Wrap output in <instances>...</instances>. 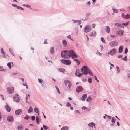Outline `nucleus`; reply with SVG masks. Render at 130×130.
I'll return each instance as SVG.
<instances>
[{
    "mask_svg": "<svg viewBox=\"0 0 130 130\" xmlns=\"http://www.w3.org/2000/svg\"><path fill=\"white\" fill-rule=\"evenodd\" d=\"M124 32V30H123L120 31H117L116 34L120 36L122 35H123Z\"/></svg>",
    "mask_w": 130,
    "mask_h": 130,
    "instance_id": "nucleus-13",
    "label": "nucleus"
},
{
    "mask_svg": "<svg viewBox=\"0 0 130 130\" xmlns=\"http://www.w3.org/2000/svg\"><path fill=\"white\" fill-rule=\"evenodd\" d=\"M123 47L122 45L120 46L119 48V52L121 53L122 52L123 49Z\"/></svg>",
    "mask_w": 130,
    "mask_h": 130,
    "instance_id": "nucleus-19",
    "label": "nucleus"
},
{
    "mask_svg": "<svg viewBox=\"0 0 130 130\" xmlns=\"http://www.w3.org/2000/svg\"><path fill=\"white\" fill-rule=\"evenodd\" d=\"M55 87L58 93L59 94H60V92L59 91L58 87L57 86H55Z\"/></svg>",
    "mask_w": 130,
    "mask_h": 130,
    "instance_id": "nucleus-39",
    "label": "nucleus"
},
{
    "mask_svg": "<svg viewBox=\"0 0 130 130\" xmlns=\"http://www.w3.org/2000/svg\"><path fill=\"white\" fill-rule=\"evenodd\" d=\"M70 82L69 80H66L64 81V83L66 85L68 84Z\"/></svg>",
    "mask_w": 130,
    "mask_h": 130,
    "instance_id": "nucleus-34",
    "label": "nucleus"
},
{
    "mask_svg": "<svg viewBox=\"0 0 130 130\" xmlns=\"http://www.w3.org/2000/svg\"><path fill=\"white\" fill-rule=\"evenodd\" d=\"M46 40L47 39H45V41H44V43H43V44H47V41H46Z\"/></svg>",
    "mask_w": 130,
    "mask_h": 130,
    "instance_id": "nucleus-61",
    "label": "nucleus"
},
{
    "mask_svg": "<svg viewBox=\"0 0 130 130\" xmlns=\"http://www.w3.org/2000/svg\"><path fill=\"white\" fill-rule=\"evenodd\" d=\"M121 16L122 17H123L125 18V15L123 13H122Z\"/></svg>",
    "mask_w": 130,
    "mask_h": 130,
    "instance_id": "nucleus-64",
    "label": "nucleus"
},
{
    "mask_svg": "<svg viewBox=\"0 0 130 130\" xmlns=\"http://www.w3.org/2000/svg\"><path fill=\"white\" fill-rule=\"evenodd\" d=\"M92 27L93 28H94L95 27V25L94 24H93L92 25Z\"/></svg>",
    "mask_w": 130,
    "mask_h": 130,
    "instance_id": "nucleus-54",
    "label": "nucleus"
},
{
    "mask_svg": "<svg viewBox=\"0 0 130 130\" xmlns=\"http://www.w3.org/2000/svg\"><path fill=\"white\" fill-rule=\"evenodd\" d=\"M123 55H120L119 56H118V58H122V57L123 56Z\"/></svg>",
    "mask_w": 130,
    "mask_h": 130,
    "instance_id": "nucleus-60",
    "label": "nucleus"
},
{
    "mask_svg": "<svg viewBox=\"0 0 130 130\" xmlns=\"http://www.w3.org/2000/svg\"><path fill=\"white\" fill-rule=\"evenodd\" d=\"M36 122L37 123H39V118L38 116H36Z\"/></svg>",
    "mask_w": 130,
    "mask_h": 130,
    "instance_id": "nucleus-29",
    "label": "nucleus"
},
{
    "mask_svg": "<svg viewBox=\"0 0 130 130\" xmlns=\"http://www.w3.org/2000/svg\"><path fill=\"white\" fill-rule=\"evenodd\" d=\"M33 109L31 106H30L29 109L28 110V113H31L32 112Z\"/></svg>",
    "mask_w": 130,
    "mask_h": 130,
    "instance_id": "nucleus-22",
    "label": "nucleus"
},
{
    "mask_svg": "<svg viewBox=\"0 0 130 130\" xmlns=\"http://www.w3.org/2000/svg\"><path fill=\"white\" fill-rule=\"evenodd\" d=\"M129 24V22H126L125 23H123L122 24L123 26H127Z\"/></svg>",
    "mask_w": 130,
    "mask_h": 130,
    "instance_id": "nucleus-30",
    "label": "nucleus"
},
{
    "mask_svg": "<svg viewBox=\"0 0 130 130\" xmlns=\"http://www.w3.org/2000/svg\"><path fill=\"white\" fill-rule=\"evenodd\" d=\"M13 100L16 102H18L20 100L19 96L18 94L15 95L13 97Z\"/></svg>",
    "mask_w": 130,
    "mask_h": 130,
    "instance_id": "nucleus-9",
    "label": "nucleus"
},
{
    "mask_svg": "<svg viewBox=\"0 0 130 130\" xmlns=\"http://www.w3.org/2000/svg\"><path fill=\"white\" fill-rule=\"evenodd\" d=\"M35 116H32L31 117L32 120H34L35 119Z\"/></svg>",
    "mask_w": 130,
    "mask_h": 130,
    "instance_id": "nucleus-59",
    "label": "nucleus"
},
{
    "mask_svg": "<svg viewBox=\"0 0 130 130\" xmlns=\"http://www.w3.org/2000/svg\"><path fill=\"white\" fill-rule=\"evenodd\" d=\"M88 82L89 83H91L92 82V79L90 78H88Z\"/></svg>",
    "mask_w": 130,
    "mask_h": 130,
    "instance_id": "nucleus-44",
    "label": "nucleus"
},
{
    "mask_svg": "<svg viewBox=\"0 0 130 130\" xmlns=\"http://www.w3.org/2000/svg\"><path fill=\"white\" fill-rule=\"evenodd\" d=\"M105 31L106 32L108 33H109L110 32V28L108 26H106L105 28Z\"/></svg>",
    "mask_w": 130,
    "mask_h": 130,
    "instance_id": "nucleus-18",
    "label": "nucleus"
},
{
    "mask_svg": "<svg viewBox=\"0 0 130 130\" xmlns=\"http://www.w3.org/2000/svg\"><path fill=\"white\" fill-rule=\"evenodd\" d=\"M109 45L110 47H114L117 46L118 43L116 41H112L109 42Z\"/></svg>",
    "mask_w": 130,
    "mask_h": 130,
    "instance_id": "nucleus-5",
    "label": "nucleus"
},
{
    "mask_svg": "<svg viewBox=\"0 0 130 130\" xmlns=\"http://www.w3.org/2000/svg\"><path fill=\"white\" fill-rule=\"evenodd\" d=\"M26 7L28 8H29L30 9H31V6L28 4L26 5Z\"/></svg>",
    "mask_w": 130,
    "mask_h": 130,
    "instance_id": "nucleus-56",
    "label": "nucleus"
},
{
    "mask_svg": "<svg viewBox=\"0 0 130 130\" xmlns=\"http://www.w3.org/2000/svg\"><path fill=\"white\" fill-rule=\"evenodd\" d=\"M71 83L70 82V81L69 82V83L68 84V88H69L71 87Z\"/></svg>",
    "mask_w": 130,
    "mask_h": 130,
    "instance_id": "nucleus-49",
    "label": "nucleus"
},
{
    "mask_svg": "<svg viewBox=\"0 0 130 130\" xmlns=\"http://www.w3.org/2000/svg\"><path fill=\"white\" fill-rule=\"evenodd\" d=\"M115 26L116 27H119L123 29L124 28V27L122 26L120 24L116 23L115 24Z\"/></svg>",
    "mask_w": 130,
    "mask_h": 130,
    "instance_id": "nucleus-15",
    "label": "nucleus"
},
{
    "mask_svg": "<svg viewBox=\"0 0 130 130\" xmlns=\"http://www.w3.org/2000/svg\"><path fill=\"white\" fill-rule=\"evenodd\" d=\"M127 52H128V49H127V48H126L125 49V52H124L125 54L127 53Z\"/></svg>",
    "mask_w": 130,
    "mask_h": 130,
    "instance_id": "nucleus-57",
    "label": "nucleus"
},
{
    "mask_svg": "<svg viewBox=\"0 0 130 130\" xmlns=\"http://www.w3.org/2000/svg\"><path fill=\"white\" fill-rule=\"evenodd\" d=\"M14 118L13 116L10 115L8 116L7 117V120L9 122H12L14 121Z\"/></svg>",
    "mask_w": 130,
    "mask_h": 130,
    "instance_id": "nucleus-10",
    "label": "nucleus"
},
{
    "mask_svg": "<svg viewBox=\"0 0 130 130\" xmlns=\"http://www.w3.org/2000/svg\"><path fill=\"white\" fill-rule=\"evenodd\" d=\"M80 71L78 69H77L76 71V72L75 73V75L76 76H77V74H79L80 73Z\"/></svg>",
    "mask_w": 130,
    "mask_h": 130,
    "instance_id": "nucleus-24",
    "label": "nucleus"
},
{
    "mask_svg": "<svg viewBox=\"0 0 130 130\" xmlns=\"http://www.w3.org/2000/svg\"><path fill=\"white\" fill-rule=\"evenodd\" d=\"M87 94L85 93L82 96L80 99L82 101H84L85 100V99L87 97Z\"/></svg>",
    "mask_w": 130,
    "mask_h": 130,
    "instance_id": "nucleus-17",
    "label": "nucleus"
},
{
    "mask_svg": "<svg viewBox=\"0 0 130 130\" xmlns=\"http://www.w3.org/2000/svg\"><path fill=\"white\" fill-rule=\"evenodd\" d=\"M22 126L21 125H19L17 127L18 130H22Z\"/></svg>",
    "mask_w": 130,
    "mask_h": 130,
    "instance_id": "nucleus-41",
    "label": "nucleus"
},
{
    "mask_svg": "<svg viewBox=\"0 0 130 130\" xmlns=\"http://www.w3.org/2000/svg\"><path fill=\"white\" fill-rule=\"evenodd\" d=\"M116 50L115 48H113L110 50V51L107 53L108 54H110L111 56H113L116 53Z\"/></svg>",
    "mask_w": 130,
    "mask_h": 130,
    "instance_id": "nucleus-8",
    "label": "nucleus"
},
{
    "mask_svg": "<svg viewBox=\"0 0 130 130\" xmlns=\"http://www.w3.org/2000/svg\"><path fill=\"white\" fill-rule=\"evenodd\" d=\"M12 63L13 64V63L12 62H8L7 64V66L10 69H11V63Z\"/></svg>",
    "mask_w": 130,
    "mask_h": 130,
    "instance_id": "nucleus-23",
    "label": "nucleus"
},
{
    "mask_svg": "<svg viewBox=\"0 0 130 130\" xmlns=\"http://www.w3.org/2000/svg\"><path fill=\"white\" fill-rule=\"evenodd\" d=\"M96 54L99 56H101L102 55V54L99 52L98 50L97 51Z\"/></svg>",
    "mask_w": 130,
    "mask_h": 130,
    "instance_id": "nucleus-37",
    "label": "nucleus"
},
{
    "mask_svg": "<svg viewBox=\"0 0 130 130\" xmlns=\"http://www.w3.org/2000/svg\"><path fill=\"white\" fill-rule=\"evenodd\" d=\"M38 80L39 82L41 84L43 83V81L42 79L40 78H38Z\"/></svg>",
    "mask_w": 130,
    "mask_h": 130,
    "instance_id": "nucleus-35",
    "label": "nucleus"
},
{
    "mask_svg": "<svg viewBox=\"0 0 130 130\" xmlns=\"http://www.w3.org/2000/svg\"><path fill=\"white\" fill-rule=\"evenodd\" d=\"M30 116L27 115H26L25 117H24L25 119L28 120Z\"/></svg>",
    "mask_w": 130,
    "mask_h": 130,
    "instance_id": "nucleus-36",
    "label": "nucleus"
},
{
    "mask_svg": "<svg viewBox=\"0 0 130 130\" xmlns=\"http://www.w3.org/2000/svg\"><path fill=\"white\" fill-rule=\"evenodd\" d=\"M72 20L73 21V22L74 23H78V24L80 25L81 24V20H75L74 19H72Z\"/></svg>",
    "mask_w": 130,
    "mask_h": 130,
    "instance_id": "nucleus-16",
    "label": "nucleus"
},
{
    "mask_svg": "<svg viewBox=\"0 0 130 130\" xmlns=\"http://www.w3.org/2000/svg\"><path fill=\"white\" fill-rule=\"evenodd\" d=\"M91 97L89 96H88L87 99L86 100V101H87L88 102H90L91 101Z\"/></svg>",
    "mask_w": 130,
    "mask_h": 130,
    "instance_id": "nucleus-21",
    "label": "nucleus"
},
{
    "mask_svg": "<svg viewBox=\"0 0 130 130\" xmlns=\"http://www.w3.org/2000/svg\"><path fill=\"white\" fill-rule=\"evenodd\" d=\"M89 69L86 66H84L82 67L81 69V71L85 75L87 74L88 73V71Z\"/></svg>",
    "mask_w": 130,
    "mask_h": 130,
    "instance_id": "nucleus-2",
    "label": "nucleus"
},
{
    "mask_svg": "<svg viewBox=\"0 0 130 130\" xmlns=\"http://www.w3.org/2000/svg\"><path fill=\"white\" fill-rule=\"evenodd\" d=\"M101 40L103 43H105V40L104 38L103 37L101 38Z\"/></svg>",
    "mask_w": 130,
    "mask_h": 130,
    "instance_id": "nucleus-46",
    "label": "nucleus"
},
{
    "mask_svg": "<svg viewBox=\"0 0 130 130\" xmlns=\"http://www.w3.org/2000/svg\"><path fill=\"white\" fill-rule=\"evenodd\" d=\"M0 71L5 72L6 71V70L5 69H4L2 67L0 66Z\"/></svg>",
    "mask_w": 130,
    "mask_h": 130,
    "instance_id": "nucleus-27",
    "label": "nucleus"
},
{
    "mask_svg": "<svg viewBox=\"0 0 130 130\" xmlns=\"http://www.w3.org/2000/svg\"><path fill=\"white\" fill-rule=\"evenodd\" d=\"M66 106L67 107H69L71 106V105L69 102H67L66 104Z\"/></svg>",
    "mask_w": 130,
    "mask_h": 130,
    "instance_id": "nucleus-38",
    "label": "nucleus"
},
{
    "mask_svg": "<svg viewBox=\"0 0 130 130\" xmlns=\"http://www.w3.org/2000/svg\"><path fill=\"white\" fill-rule=\"evenodd\" d=\"M22 112V110L21 109H19L15 111V113L16 115H20Z\"/></svg>",
    "mask_w": 130,
    "mask_h": 130,
    "instance_id": "nucleus-14",
    "label": "nucleus"
},
{
    "mask_svg": "<svg viewBox=\"0 0 130 130\" xmlns=\"http://www.w3.org/2000/svg\"><path fill=\"white\" fill-rule=\"evenodd\" d=\"M74 61H76L77 63H78V64L79 65L80 63V62L77 59H74Z\"/></svg>",
    "mask_w": 130,
    "mask_h": 130,
    "instance_id": "nucleus-33",
    "label": "nucleus"
},
{
    "mask_svg": "<svg viewBox=\"0 0 130 130\" xmlns=\"http://www.w3.org/2000/svg\"><path fill=\"white\" fill-rule=\"evenodd\" d=\"M83 73H80L78 75H77V76H78L79 77H80L83 75Z\"/></svg>",
    "mask_w": 130,
    "mask_h": 130,
    "instance_id": "nucleus-55",
    "label": "nucleus"
},
{
    "mask_svg": "<svg viewBox=\"0 0 130 130\" xmlns=\"http://www.w3.org/2000/svg\"><path fill=\"white\" fill-rule=\"evenodd\" d=\"M59 70L61 72H63L65 71V69H62L60 68L59 69Z\"/></svg>",
    "mask_w": 130,
    "mask_h": 130,
    "instance_id": "nucleus-45",
    "label": "nucleus"
},
{
    "mask_svg": "<svg viewBox=\"0 0 130 130\" xmlns=\"http://www.w3.org/2000/svg\"><path fill=\"white\" fill-rule=\"evenodd\" d=\"M4 107L6 110L8 112H10L11 111V109L8 106L7 103L5 105Z\"/></svg>",
    "mask_w": 130,
    "mask_h": 130,
    "instance_id": "nucleus-12",
    "label": "nucleus"
},
{
    "mask_svg": "<svg viewBox=\"0 0 130 130\" xmlns=\"http://www.w3.org/2000/svg\"><path fill=\"white\" fill-rule=\"evenodd\" d=\"M112 10L114 12L117 13H118V11L116 9H115L114 8H113L112 9Z\"/></svg>",
    "mask_w": 130,
    "mask_h": 130,
    "instance_id": "nucleus-47",
    "label": "nucleus"
},
{
    "mask_svg": "<svg viewBox=\"0 0 130 130\" xmlns=\"http://www.w3.org/2000/svg\"><path fill=\"white\" fill-rule=\"evenodd\" d=\"M9 50L10 53L11 52L13 51L12 49L11 48H9Z\"/></svg>",
    "mask_w": 130,
    "mask_h": 130,
    "instance_id": "nucleus-63",
    "label": "nucleus"
},
{
    "mask_svg": "<svg viewBox=\"0 0 130 130\" xmlns=\"http://www.w3.org/2000/svg\"><path fill=\"white\" fill-rule=\"evenodd\" d=\"M43 127L44 129L45 130H47L48 129V127L45 125H43Z\"/></svg>",
    "mask_w": 130,
    "mask_h": 130,
    "instance_id": "nucleus-42",
    "label": "nucleus"
},
{
    "mask_svg": "<svg viewBox=\"0 0 130 130\" xmlns=\"http://www.w3.org/2000/svg\"><path fill=\"white\" fill-rule=\"evenodd\" d=\"M50 52L52 54H53L54 52V51L53 47H52L50 50Z\"/></svg>",
    "mask_w": 130,
    "mask_h": 130,
    "instance_id": "nucleus-28",
    "label": "nucleus"
},
{
    "mask_svg": "<svg viewBox=\"0 0 130 130\" xmlns=\"http://www.w3.org/2000/svg\"><path fill=\"white\" fill-rule=\"evenodd\" d=\"M76 92L77 93H79L83 91V89L81 86H79L77 87L76 89Z\"/></svg>",
    "mask_w": 130,
    "mask_h": 130,
    "instance_id": "nucleus-11",
    "label": "nucleus"
},
{
    "mask_svg": "<svg viewBox=\"0 0 130 130\" xmlns=\"http://www.w3.org/2000/svg\"><path fill=\"white\" fill-rule=\"evenodd\" d=\"M34 112L36 113H38V112H39V111H38V109L36 108H34Z\"/></svg>",
    "mask_w": 130,
    "mask_h": 130,
    "instance_id": "nucleus-40",
    "label": "nucleus"
},
{
    "mask_svg": "<svg viewBox=\"0 0 130 130\" xmlns=\"http://www.w3.org/2000/svg\"><path fill=\"white\" fill-rule=\"evenodd\" d=\"M96 35V32L95 31H94L90 33L89 35V36H95Z\"/></svg>",
    "mask_w": 130,
    "mask_h": 130,
    "instance_id": "nucleus-20",
    "label": "nucleus"
},
{
    "mask_svg": "<svg viewBox=\"0 0 130 130\" xmlns=\"http://www.w3.org/2000/svg\"><path fill=\"white\" fill-rule=\"evenodd\" d=\"M1 53L3 54V55L5 53L4 52V51L3 48H1Z\"/></svg>",
    "mask_w": 130,
    "mask_h": 130,
    "instance_id": "nucleus-50",
    "label": "nucleus"
},
{
    "mask_svg": "<svg viewBox=\"0 0 130 130\" xmlns=\"http://www.w3.org/2000/svg\"><path fill=\"white\" fill-rule=\"evenodd\" d=\"M115 121V119L113 117H112V119L111 120V122L113 123H114Z\"/></svg>",
    "mask_w": 130,
    "mask_h": 130,
    "instance_id": "nucleus-43",
    "label": "nucleus"
},
{
    "mask_svg": "<svg viewBox=\"0 0 130 130\" xmlns=\"http://www.w3.org/2000/svg\"><path fill=\"white\" fill-rule=\"evenodd\" d=\"M67 37L69 39H71V37L70 35H68L67 36Z\"/></svg>",
    "mask_w": 130,
    "mask_h": 130,
    "instance_id": "nucleus-62",
    "label": "nucleus"
},
{
    "mask_svg": "<svg viewBox=\"0 0 130 130\" xmlns=\"http://www.w3.org/2000/svg\"><path fill=\"white\" fill-rule=\"evenodd\" d=\"M69 128L67 126H65L62 127L61 130H68Z\"/></svg>",
    "mask_w": 130,
    "mask_h": 130,
    "instance_id": "nucleus-26",
    "label": "nucleus"
},
{
    "mask_svg": "<svg viewBox=\"0 0 130 130\" xmlns=\"http://www.w3.org/2000/svg\"><path fill=\"white\" fill-rule=\"evenodd\" d=\"M88 73L91 76H92L93 75L92 73L89 70Z\"/></svg>",
    "mask_w": 130,
    "mask_h": 130,
    "instance_id": "nucleus-48",
    "label": "nucleus"
},
{
    "mask_svg": "<svg viewBox=\"0 0 130 130\" xmlns=\"http://www.w3.org/2000/svg\"><path fill=\"white\" fill-rule=\"evenodd\" d=\"M122 59L124 61H126L127 60V57L125 56L124 57L122 58Z\"/></svg>",
    "mask_w": 130,
    "mask_h": 130,
    "instance_id": "nucleus-32",
    "label": "nucleus"
},
{
    "mask_svg": "<svg viewBox=\"0 0 130 130\" xmlns=\"http://www.w3.org/2000/svg\"><path fill=\"white\" fill-rule=\"evenodd\" d=\"M94 77H95V79L97 81V82H99V81L98 79V78H97V77H96V76L95 75L94 76Z\"/></svg>",
    "mask_w": 130,
    "mask_h": 130,
    "instance_id": "nucleus-58",
    "label": "nucleus"
},
{
    "mask_svg": "<svg viewBox=\"0 0 130 130\" xmlns=\"http://www.w3.org/2000/svg\"><path fill=\"white\" fill-rule=\"evenodd\" d=\"M62 43L64 46H66L67 45V42L65 40H63L62 41Z\"/></svg>",
    "mask_w": 130,
    "mask_h": 130,
    "instance_id": "nucleus-25",
    "label": "nucleus"
},
{
    "mask_svg": "<svg viewBox=\"0 0 130 130\" xmlns=\"http://www.w3.org/2000/svg\"><path fill=\"white\" fill-rule=\"evenodd\" d=\"M82 110H85V109H87V108L85 106H83L82 107Z\"/></svg>",
    "mask_w": 130,
    "mask_h": 130,
    "instance_id": "nucleus-52",
    "label": "nucleus"
},
{
    "mask_svg": "<svg viewBox=\"0 0 130 130\" xmlns=\"http://www.w3.org/2000/svg\"><path fill=\"white\" fill-rule=\"evenodd\" d=\"M88 125L90 127V130H96L95 127L94 123L92 122L88 124Z\"/></svg>",
    "mask_w": 130,
    "mask_h": 130,
    "instance_id": "nucleus-4",
    "label": "nucleus"
},
{
    "mask_svg": "<svg viewBox=\"0 0 130 130\" xmlns=\"http://www.w3.org/2000/svg\"><path fill=\"white\" fill-rule=\"evenodd\" d=\"M91 30L90 26L89 25L86 26L84 28V32L85 33L89 32Z\"/></svg>",
    "mask_w": 130,
    "mask_h": 130,
    "instance_id": "nucleus-3",
    "label": "nucleus"
},
{
    "mask_svg": "<svg viewBox=\"0 0 130 130\" xmlns=\"http://www.w3.org/2000/svg\"><path fill=\"white\" fill-rule=\"evenodd\" d=\"M116 68H117V71H118V72H120V70H119V68L117 66H116Z\"/></svg>",
    "mask_w": 130,
    "mask_h": 130,
    "instance_id": "nucleus-53",
    "label": "nucleus"
},
{
    "mask_svg": "<svg viewBox=\"0 0 130 130\" xmlns=\"http://www.w3.org/2000/svg\"><path fill=\"white\" fill-rule=\"evenodd\" d=\"M7 90L9 93L11 94L14 92V89L13 87H8L7 89Z\"/></svg>",
    "mask_w": 130,
    "mask_h": 130,
    "instance_id": "nucleus-7",
    "label": "nucleus"
},
{
    "mask_svg": "<svg viewBox=\"0 0 130 130\" xmlns=\"http://www.w3.org/2000/svg\"><path fill=\"white\" fill-rule=\"evenodd\" d=\"M61 56L63 58H68L71 57L72 58H76L77 57L74 51L70 50L69 51L67 50L62 51L61 52Z\"/></svg>",
    "mask_w": 130,
    "mask_h": 130,
    "instance_id": "nucleus-1",
    "label": "nucleus"
},
{
    "mask_svg": "<svg viewBox=\"0 0 130 130\" xmlns=\"http://www.w3.org/2000/svg\"><path fill=\"white\" fill-rule=\"evenodd\" d=\"M130 18V15L129 14H128L126 15H125V19H127Z\"/></svg>",
    "mask_w": 130,
    "mask_h": 130,
    "instance_id": "nucleus-31",
    "label": "nucleus"
},
{
    "mask_svg": "<svg viewBox=\"0 0 130 130\" xmlns=\"http://www.w3.org/2000/svg\"><path fill=\"white\" fill-rule=\"evenodd\" d=\"M30 96V95L29 94H28L26 95V99H28V97Z\"/></svg>",
    "mask_w": 130,
    "mask_h": 130,
    "instance_id": "nucleus-51",
    "label": "nucleus"
},
{
    "mask_svg": "<svg viewBox=\"0 0 130 130\" xmlns=\"http://www.w3.org/2000/svg\"><path fill=\"white\" fill-rule=\"evenodd\" d=\"M61 62L66 65H69L71 63V62L68 60L62 59L60 60Z\"/></svg>",
    "mask_w": 130,
    "mask_h": 130,
    "instance_id": "nucleus-6",
    "label": "nucleus"
}]
</instances>
